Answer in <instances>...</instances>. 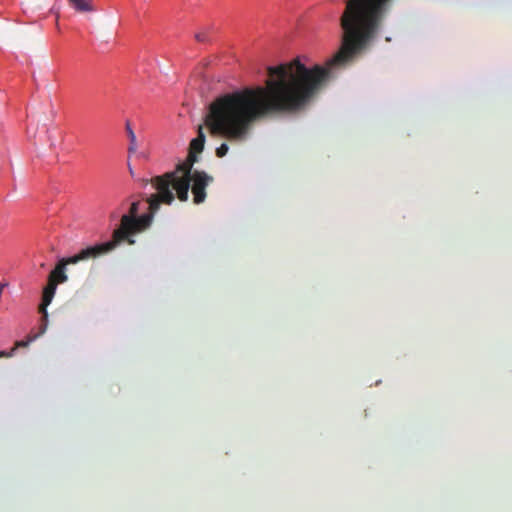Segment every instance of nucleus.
I'll list each match as a JSON object with an SVG mask.
<instances>
[{
    "label": "nucleus",
    "mask_w": 512,
    "mask_h": 512,
    "mask_svg": "<svg viewBox=\"0 0 512 512\" xmlns=\"http://www.w3.org/2000/svg\"><path fill=\"white\" fill-rule=\"evenodd\" d=\"M141 182L144 187L150 183L151 187L155 190L154 193L145 198L148 203V213L137 216L136 218L132 216H122L119 227L112 233L111 240L98 244L104 255L112 252L125 241L133 245L135 241L132 236L147 229L151 225L153 217L159 210L160 205H170L175 200L172 189H167V183H163L161 180L159 183H156L153 178L150 180L142 179Z\"/></svg>",
    "instance_id": "obj_2"
},
{
    "label": "nucleus",
    "mask_w": 512,
    "mask_h": 512,
    "mask_svg": "<svg viewBox=\"0 0 512 512\" xmlns=\"http://www.w3.org/2000/svg\"><path fill=\"white\" fill-rule=\"evenodd\" d=\"M195 39L201 43H207L210 41V35L208 30L200 31L195 34Z\"/></svg>",
    "instance_id": "obj_12"
},
{
    "label": "nucleus",
    "mask_w": 512,
    "mask_h": 512,
    "mask_svg": "<svg viewBox=\"0 0 512 512\" xmlns=\"http://www.w3.org/2000/svg\"><path fill=\"white\" fill-rule=\"evenodd\" d=\"M197 152L189 150L185 161L179 163L174 171L166 172L161 176H155L153 179L156 183L161 181L167 183V189L175 190L177 198L181 202H186L189 198V178L188 175L193 174V165L198 161Z\"/></svg>",
    "instance_id": "obj_3"
},
{
    "label": "nucleus",
    "mask_w": 512,
    "mask_h": 512,
    "mask_svg": "<svg viewBox=\"0 0 512 512\" xmlns=\"http://www.w3.org/2000/svg\"><path fill=\"white\" fill-rule=\"evenodd\" d=\"M205 139H206V136L203 131V127L200 125L198 127L197 137L192 139L190 142L189 150H192L197 153H201L204 149Z\"/></svg>",
    "instance_id": "obj_8"
},
{
    "label": "nucleus",
    "mask_w": 512,
    "mask_h": 512,
    "mask_svg": "<svg viewBox=\"0 0 512 512\" xmlns=\"http://www.w3.org/2000/svg\"><path fill=\"white\" fill-rule=\"evenodd\" d=\"M51 12L55 13L56 14V17L57 19L59 18V11L58 10H55V8H51Z\"/></svg>",
    "instance_id": "obj_16"
},
{
    "label": "nucleus",
    "mask_w": 512,
    "mask_h": 512,
    "mask_svg": "<svg viewBox=\"0 0 512 512\" xmlns=\"http://www.w3.org/2000/svg\"><path fill=\"white\" fill-rule=\"evenodd\" d=\"M138 211H139V201H136L131 204L129 213L125 214L124 216H132L133 218H136L138 216Z\"/></svg>",
    "instance_id": "obj_14"
},
{
    "label": "nucleus",
    "mask_w": 512,
    "mask_h": 512,
    "mask_svg": "<svg viewBox=\"0 0 512 512\" xmlns=\"http://www.w3.org/2000/svg\"><path fill=\"white\" fill-rule=\"evenodd\" d=\"M45 330H46V325L44 324L41 328V331L38 334L29 335L26 340L16 341L14 346L12 347V349H15V351H16L18 348L28 347L29 344L31 342H33L34 340H36L41 334H43L45 332Z\"/></svg>",
    "instance_id": "obj_10"
},
{
    "label": "nucleus",
    "mask_w": 512,
    "mask_h": 512,
    "mask_svg": "<svg viewBox=\"0 0 512 512\" xmlns=\"http://www.w3.org/2000/svg\"><path fill=\"white\" fill-rule=\"evenodd\" d=\"M229 150V146L227 143H222L215 151V154L218 158L224 157Z\"/></svg>",
    "instance_id": "obj_13"
},
{
    "label": "nucleus",
    "mask_w": 512,
    "mask_h": 512,
    "mask_svg": "<svg viewBox=\"0 0 512 512\" xmlns=\"http://www.w3.org/2000/svg\"><path fill=\"white\" fill-rule=\"evenodd\" d=\"M189 189L193 194L194 204H201L206 200V188L213 183L214 178L205 171L194 170L193 174L188 175Z\"/></svg>",
    "instance_id": "obj_5"
},
{
    "label": "nucleus",
    "mask_w": 512,
    "mask_h": 512,
    "mask_svg": "<svg viewBox=\"0 0 512 512\" xmlns=\"http://www.w3.org/2000/svg\"><path fill=\"white\" fill-rule=\"evenodd\" d=\"M126 131H127L128 138L130 140L128 152L134 153L137 149L136 135H135L134 131L132 130L129 122L126 123Z\"/></svg>",
    "instance_id": "obj_11"
},
{
    "label": "nucleus",
    "mask_w": 512,
    "mask_h": 512,
    "mask_svg": "<svg viewBox=\"0 0 512 512\" xmlns=\"http://www.w3.org/2000/svg\"><path fill=\"white\" fill-rule=\"evenodd\" d=\"M69 4L78 12L94 11L91 0H68Z\"/></svg>",
    "instance_id": "obj_9"
},
{
    "label": "nucleus",
    "mask_w": 512,
    "mask_h": 512,
    "mask_svg": "<svg viewBox=\"0 0 512 512\" xmlns=\"http://www.w3.org/2000/svg\"><path fill=\"white\" fill-rule=\"evenodd\" d=\"M15 354V349H10V351H1L0 352V358H9L12 357Z\"/></svg>",
    "instance_id": "obj_15"
},
{
    "label": "nucleus",
    "mask_w": 512,
    "mask_h": 512,
    "mask_svg": "<svg viewBox=\"0 0 512 512\" xmlns=\"http://www.w3.org/2000/svg\"><path fill=\"white\" fill-rule=\"evenodd\" d=\"M57 281L48 280L47 285L43 289L42 293V302L39 306V312L43 314V318H47V306L52 302V299L55 295L56 288H57Z\"/></svg>",
    "instance_id": "obj_6"
},
{
    "label": "nucleus",
    "mask_w": 512,
    "mask_h": 512,
    "mask_svg": "<svg viewBox=\"0 0 512 512\" xmlns=\"http://www.w3.org/2000/svg\"><path fill=\"white\" fill-rule=\"evenodd\" d=\"M394 0H348L341 17L344 31L338 52L326 66L306 67L300 60L268 68L265 86L244 88L216 98L206 116H273L304 110L326 86L333 68L349 64L377 35Z\"/></svg>",
    "instance_id": "obj_1"
},
{
    "label": "nucleus",
    "mask_w": 512,
    "mask_h": 512,
    "mask_svg": "<svg viewBox=\"0 0 512 512\" xmlns=\"http://www.w3.org/2000/svg\"><path fill=\"white\" fill-rule=\"evenodd\" d=\"M103 255L104 254L102 253L98 244L86 247L73 256L60 259L55 268L50 272L48 280L57 281V284L64 283L68 279L65 273L67 265L77 264L80 261L95 259Z\"/></svg>",
    "instance_id": "obj_4"
},
{
    "label": "nucleus",
    "mask_w": 512,
    "mask_h": 512,
    "mask_svg": "<svg viewBox=\"0 0 512 512\" xmlns=\"http://www.w3.org/2000/svg\"><path fill=\"white\" fill-rule=\"evenodd\" d=\"M57 281L48 280L47 285L43 289L42 293V302L39 306V312L43 314V318H47V306L52 302V299L55 295L56 288H57Z\"/></svg>",
    "instance_id": "obj_7"
}]
</instances>
